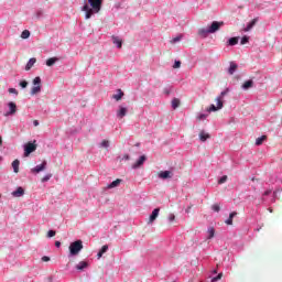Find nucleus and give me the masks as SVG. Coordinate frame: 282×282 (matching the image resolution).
Masks as SVG:
<instances>
[{"instance_id": "37", "label": "nucleus", "mask_w": 282, "mask_h": 282, "mask_svg": "<svg viewBox=\"0 0 282 282\" xmlns=\"http://www.w3.org/2000/svg\"><path fill=\"white\" fill-rule=\"evenodd\" d=\"M47 237L50 238V239H52V237H56V231L55 230H48V232H47Z\"/></svg>"}, {"instance_id": "49", "label": "nucleus", "mask_w": 282, "mask_h": 282, "mask_svg": "<svg viewBox=\"0 0 282 282\" xmlns=\"http://www.w3.org/2000/svg\"><path fill=\"white\" fill-rule=\"evenodd\" d=\"M122 160H126V161L131 160V156L129 154H124Z\"/></svg>"}, {"instance_id": "16", "label": "nucleus", "mask_w": 282, "mask_h": 282, "mask_svg": "<svg viewBox=\"0 0 282 282\" xmlns=\"http://www.w3.org/2000/svg\"><path fill=\"white\" fill-rule=\"evenodd\" d=\"M123 97L124 93L122 91V89H118L117 94L112 95L113 100H117V102L122 100Z\"/></svg>"}, {"instance_id": "42", "label": "nucleus", "mask_w": 282, "mask_h": 282, "mask_svg": "<svg viewBox=\"0 0 282 282\" xmlns=\"http://www.w3.org/2000/svg\"><path fill=\"white\" fill-rule=\"evenodd\" d=\"M172 109H177V98L172 100Z\"/></svg>"}, {"instance_id": "22", "label": "nucleus", "mask_w": 282, "mask_h": 282, "mask_svg": "<svg viewBox=\"0 0 282 282\" xmlns=\"http://www.w3.org/2000/svg\"><path fill=\"white\" fill-rule=\"evenodd\" d=\"M21 164V162L19 161V159H15L12 162V169H13V173H19V165Z\"/></svg>"}, {"instance_id": "9", "label": "nucleus", "mask_w": 282, "mask_h": 282, "mask_svg": "<svg viewBox=\"0 0 282 282\" xmlns=\"http://www.w3.org/2000/svg\"><path fill=\"white\" fill-rule=\"evenodd\" d=\"M87 268H89L88 261H80L75 265V270H78V272H83V270H87Z\"/></svg>"}, {"instance_id": "10", "label": "nucleus", "mask_w": 282, "mask_h": 282, "mask_svg": "<svg viewBox=\"0 0 282 282\" xmlns=\"http://www.w3.org/2000/svg\"><path fill=\"white\" fill-rule=\"evenodd\" d=\"M128 109L124 106H119V109L117 110V118L121 120V118H124L127 116Z\"/></svg>"}, {"instance_id": "41", "label": "nucleus", "mask_w": 282, "mask_h": 282, "mask_svg": "<svg viewBox=\"0 0 282 282\" xmlns=\"http://www.w3.org/2000/svg\"><path fill=\"white\" fill-rule=\"evenodd\" d=\"M221 276H224V273H219L217 276L213 278L212 281L213 282L219 281L221 280Z\"/></svg>"}, {"instance_id": "60", "label": "nucleus", "mask_w": 282, "mask_h": 282, "mask_svg": "<svg viewBox=\"0 0 282 282\" xmlns=\"http://www.w3.org/2000/svg\"><path fill=\"white\" fill-rule=\"evenodd\" d=\"M177 105L180 106V101L177 102Z\"/></svg>"}, {"instance_id": "6", "label": "nucleus", "mask_w": 282, "mask_h": 282, "mask_svg": "<svg viewBox=\"0 0 282 282\" xmlns=\"http://www.w3.org/2000/svg\"><path fill=\"white\" fill-rule=\"evenodd\" d=\"M224 25V22H217L214 21L212 25L209 26L210 34H215V32H218V30Z\"/></svg>"}, {"instance_id": "36", "label": "nucleus", "mask_w": 282, "mask_h": 282, "mask_svg": "<svg viewBox=\"0 0 282 282\" xmlns=\"http://www.w3.org/2000/svg\"><path fill=\"white\" fill-rule=\"evenodd\" d=\"M100 147H101L102 149H109V141L104 140V141L100 143Z\"/></svg>"}, {"instance_id": "51", "label": "nucleus", "mask_w": 282, "mask_h": 282, "mask_svg": "<svg viewBox=\"0 0 282 282\" xmlns=\"http://www.w3.org/2000/svg\"><path fill=\"white\" fill-rule=\"evenodd\" d=\"M197 118H198V120H204V119H206V115L202 113Z\"/></svg>"}, {"instance_id": "28", "label": "nucleus", "mask_w": 282, "mask_h": 282, "mask_svg": "<svg viewBox=\"0 0 282 282\" xmlns=\"http://www.w3.org/2000/svg\"><path fill=\"white\" fill-rule=\"evenodd\" d=\"M237 43H239V37H231L228 41V45H231V46L237 45Z\"/></svg>"}, {"instance_id": "5", "label": "nucleus", "mask_w": 282, "mask_h": 282, "mask_svg": "<svg viewBox=\"0 0 282 282\" xmlns=\"http://www.w3.org/2000/svg\"><path fill=\"white\" fill-rule=\"evenodd\" d=\"M45 169H47V161H43L40 165L31 169V173H42Z\"/></svg>"}, {"instance_id": "30", "label": "nucleus", "mask_w": 282, "mask_h": 282, "mask_svg": "<svg viewBox=\"0 0 282 282\" xmlns=\"http://www.w3.org/2000/svg\"><path fill=\"white\" fill-rule=\"evenodd\" d=\"M171 91H173V87L172 86H167V87L164 88L165 96H170Z\"/></svg>"}, {"instance_id": "25", "label": "nucleus", "mask_w": 282, "mask_h": 282, "mask_svg": "<svg viewBox=\"0 0 282 282\" xmlns=\"http://www.w3.org/2000/svg\"><path fill=\"white\" fill-rule=\"evenodd\" d=\"M198 34L199 36L206 37L208 34H210V29H199Z\"/></svg>"}, {"instance_id": "14", "label": "nucleus", "mask_w": 282, "mask_h": 282, "mask_svg": "<svg viewBox=\"0 0 282 282\" xmlns=\"http://www.w3.org/2000/svg\"><path fill=\"white\" fill-rule=\"evenodd\" d=\"M241 87L242 89H245V91H248V89H252V87H254V82L252 79H249L245 82Z\"/></svg>"}, {"instance_id": "7", "label": "nucleus", "mask_w": 282, "mask_h": 282, "mask_svg": "<svg viewBox=\"0 0 282 282\" xmlns=\"http://www.w3.org/2000/svg\"><path fill=\"white\" fill-rule=\"evenodd\" d=\"M159 180H171L173 177V172L171 171H161L158 174Z\"/></svg>"}, {"instance_id": "11", "label": "nucleus", "mask_w": 282, "mask_h": 282, "mask_svg": "<svg viewBox=\"0 0 282 282\" xmlns=\"http://www.w3.org/2000/svg\"><path fill=\"white\" fill-rule=\"evenodd\" d=\"M160 216V208H154L153 212L150 215L149 224H153L155 219Z\"/></svg>"}, {"instance_id": "44", "label": "nucleus", "mask_w": 282, "mask_h": 282, "mask_svg": "<svg viewBox=\"0 0 282 282\" xmlns=\"http://www.w3.org/2000/svg\"><path fill=\"white\" fill-rule=\"evenodd\" d=\"M248 41H249V37L248 36H243L242 39H241V45H246V43H248Z\"/></svg>"}, {"instance_id": "53", "label": "nucleus", "mask_w": 282, "mask_h": 282, "mask_svg": "<svg viewBox=\"0 0 282 282\" xmlns=\"http://www.w3.org/2000/svg\"><path fill=\"white\" fill-rule=\"evenodd\" d=\"M173 68L177 69V59H174Z\"/></svg>"}, {"instance_id": "4", "label": "nucleus", "mask_w": 282, "mask_h": 282, "mask_svg": "<svg viewBox=\"0 0 282 282\" xmlns=\"http://www.w3.org/2000/svg\"><path fill=\"white\" fill-rule=\"evenodd\" d=\"M9 110L4 113V116L8 118V116H14L17 113V104L14 101H9L7 104Z\"/></svg>"}, {"instance_id": "27", "label": "nucleus", "mask_w": 282, "mask_h": 282, "mask_svg": "<svg viewBox=\"0 0 282 282\" xmlns=\"http://www.w3.org/2000/svg\"><path fill=\"white\" fill-rule=\"evenodd\" d=\"M207 232H208L207 239H213V237H215V227H209Z\"/></svg>"}, {"instance_id": "54", "label": "nucleus", "mask_w": 282, "mask_h": 282, "mask_svg": "<svg viewBox=\"0 0 282 282\" xmlns=\"http://www.w3.org/2000/svg\"><path fill=\"white\" fill-rule=\"evenodd\" d=\"M270 193H272V191L268 189V191L264 192L263 195H264L265 197H268V195H270Z\"/></svg>"}, {"instance_id": "20", "label": "nucleus", "mask_w": 282, "mask_h": 282, "mask_svg": "<svg viewBox=\"0 0 282 282\" xmlns=\"http://www.w3.org/2000/svg\"><path fill=\"white\" fill-rule=\"evenodd\" d=\"M257 19L251 20L248 24L247 28L245 29V32H250L256 25H257Z\"/></svg>"}, {"instance_id": "45", "label": "nucleus", "mask_w": 282, "mask_h": 282, "mask_svg": "<svg viewBox=\"0 0 282 282\" xmlns=\"http://www.w3.org/2000/svg\"><path fill=\"white\" fill-rule=\"evenodd\" d=\"M228 94V89L224 90L220 93V96L218 98L224 99V96H226Z\"/></svg>"}, {"instance_id": "19", "label": "nucleus", "mask_w": 282, "mask_h": 282, "mask_svg": "<svg viewBox=\"0 0 282 282\" xmlns=\"http://www.w3.org/2000/svg\"><path fill=\"white\" fill-rule=\"evenodd\" d=\"M58 57H50L48 59H46V66L52 67L55 65V63H58Z\"/></svg>"}, {"instance_id": "15", "label": "nucleus", "mask_w": 282, "mask_h": 282, "mask_svg": "<svg viewBox=\"0 0 282 282\" xmlns=\"http://www.w3.org/2000/svg\"><path fill=\"white\" fill-rule=\"evenodd\" d=\"M120 184H122V180L117 178L116 181H112L110 184H108L107 188H109V189L118 188V186H120Z\"/></svg>"}, {"instance_id": "57", "label": "nucleus", "mask_w": 282, "mask_h": 282, "mask_svg": "<svg viewBox=\"0 0 282 282\" xmlns=\"http://www.w3.org/2000/svg\"><path fill=\"white\" fill-rule=\"evenodd\" d=\"M182 66V62H177V67L180 68Z\"/></svg>"}, {"instance_id": "29", "label": "nucleus", "mask_w": 282, "mask_h": 282, "mask_svg": "<svg viewBox=\"0 0 282 282\" xmlns=\"http://www.w3.org/2000/svg\"><path fill=\"white\" fill-rule=\"evenodd\" d=\"M216 102H217L218 109H224V101H223L221 97H217Z\"/></svg>"}, {"instance_id": "56", "label": "nucleus", "mask_w": 282, "mask_h": 282, "mask_svg": "<svg viewBox=\"0 0 282 282\" xmlns=\"http://www.w3.org/2000/svg\"><path fill=\"white\" fill-rule=\"evenodd\" d=\"M33 126H34V127H39V120H34V121H33Z\"/></svg>"}, {"instance_id": "35", "label": "nucleus", "mask_w": 282, "mask_h": 282, "mask_svg": "<svg viewBox=\"0 0 282 282\" xmlns=\"http://www.w3.org/2000/svg\"><path fill=\"white\" fill-rule=\"evenodd\" d=\"M228 182V176L224 175L223 177L219 178L218 184H226Z\"/></svg>"}, {"instance_id": "33", "label": "nucleus", "mask_w": 282, "mask_h": 282, "mask_svg": "<svg viewBox=\"0 0 282 282\" xmlns=\"http://www.w3.org/2000/svg\"><path fill=\"white\" fill-rule=\"evenodd\" d=\"M29 36H30V31L28 30L22 31L21 39H28Z\"/></svg>"}, {"instance_id": "1", "label": "nucleus", "mask_w": 282, "mask_h": 282, "mask_svg": "<svg viewBox=\"0 0 282 282\" xmlns=\"http://www.w3.org/2000/svg\"><path fill=\"white\" fill-rule=\"evenodd\" d=\"M102 10V0H88L82 7V12H85V19L89 20L94 14H98Z\"/></svg>"}, {"instance_id": "21", "label": "nucleus", "mask_w": 282, "mask_h": 282, "mask_svg": "<svg viewBox=\"0 0 282 282\" xmlns=\"http://www.w3.org/2000/svg\"><path fill=\"white\" fill-rule=\"evenodd\" d=\"M209 138H210V134L206 133L205 131L199 132L200 142H206Z\"/></svg>"}, {"instance_id": "46", "label": "nucleus", "mask_w": 282, "mask_h": 282, "mask_svg": "<svg viewBox=\"0 0 282 282\" xmlns=\"http://www.w3.org/2000/svg\"><path fill=\"white\" fill-rule=\"evenodd\" d=\"M225 224H227V226H232V219L229 217V218L225 221Z\"/></svg>"}, {"instance_id": "32", "label": "nucleus", "mask_w": 282, "mask_h": 282, "mask_svg": "<svg viewBox=\"0 0 282 282\" xmlns=\"http://www.w3.org/2000/svg\"><path fill=\"white\" fill-rule=\"evenodd\" d=\"M212 209L215 212V213H219V210H221V206L219 204H214L212 206Z\"/></svg>"}, {"instance_id": "3", "label": "nucleus", "mask_w": 282, "mask_h": 282, "mask_svg": "<svg viewBox=\"0 0 282 282\" xmlns=\"http://www.w3.org/2000/svg\"><path fill=\"white\" fill-rule=\"evenodd\" d=\"M24 149V158H30L31 153H34L36 151V140L29 141L26 144L23 145Z\"/></svg>"}, {"instance_id": "50", "label": "nucleus", "mask_w": 282, "mask_h": 282, "mask_svg": "<svg viewBox=\"0 0 282 282\" xmlns=\"http://www.w3.org/2000/svg\"><path fill=\"white\" fill-rule=\"evenodd\" d=\"M42 261H44V262L50 261V257H47V256H43V257H42Z\"/></svg>"}, {"instance_id": "40", "label": "nucleus", "mask_w": 282, "mask_h": 282, "mask_svg": "<svg viewBox=\"0 0 282 282\" xmlns=\"http://www.w3.org/2000/svg\"><path fill=\"white\" fill-rule=\"evenodd\" d=\"M9 94H14V96H19V90L15 88H9Z\"/></svg>"}, {"instance_id": "24", "label": "nucleus", "mask_w": 282, "mask_h": 282, "mask_svg": "<svg viewBox=\"0 0 282 282\" xmlns=\"http://www.w3.org/2000/svg\"><path fill=\"white\" fill-rule=\"evenodd\" d=\"M237 64L235 62L230 63V67L228 69V74H230V76H232V74H235V72H237Z\"/></svg>"}, {"instance_id": "39", "label": "nucleus", "mask_w": 282, "mask_h": 282, "mask_svg": "<svg viewBox=\"0 0 282 282\" xmlns=\"http://www.w3.org/2000/svg\"><path fill=\"white\" fill-rule=\"evenodd\" d=\"M20 87H21L22 89H25V88L28 87V80H21V82H20Z\"/></svg>"}, {"instance_id": "2", "label": "nucleus", "mask_w": 282, "mask_h": 282, "mask_svg": "<svg viewBox=\"0 0 282 282\" xmlns=\"http://www.w3.org/2000/svg\"><path fill=\"white\" fill-rule=\"evenodd\" d=\"M68 250H69L68 257H76L77 254H79L80 251L83 250V240H76L72 242L68 247Z\"/></svg>"}, {"instance_id": "23", "label": "nucleus", "mask_w": 282, "mask_h": 282, "mask_svg": "<svg viewBox=\"0 0 282 282\" xmlns=\"http://www.w3.org/2000/svg\"><path fill=\"white\" fill-rule=\"evenodd\" d=\"M265 140H268V135H262V137L256 139V147H261V144H263V142H265Z\"/></svg>"}, {"instance_id": "58", "label": "nucleus", "mask_w": 282, "mask_h": 282, "mask_svg": "<svg viewBox=\"0 0 282 282\" xmlns=\"http://www.w3.org/2000/svg\"><path fill=\"white\" fill-rule=\"evenodd\" d=\"M1 142H3V140H2L1 137H0V144H1Z\"/></svg>"}, {"instance_id": "12", "label": "nucleus", "mask_w": 282, "mask_h": 282, "mask_svg": "<svg viewBox=\"0 0 282 282\" xmlns=\"http://www.w3.org/2000/svg\"><path fill=\"white\" fill-rule=\"evenodd\" d=\"M35 64H36V58L31 57L25 65V72H30L32 69V67H34Z\"/></svg>"}, {"instance_id": "34", "label": "nucleus", "mask_w": 282, "mask_h": 282, "mask_svg": "<svg viewBox=\"0 0 282 282\" xmlns=\"http://www.w3.org/2000/svg\"><path fill=\"white\" fill-rule=\"evenodd\" d=\"M33 85H35V87L41 86V78L39 76L33 79Z\"/></svg>"}, {"instance_id": "17", "label": "nucleus", "mask_w": 282, "mask_h": 282, "mask_svg": "<svg viewBox=\"0 0 282 282\" xmlns=\"http://www.w3.org/2000/svg\"><path fill=\"white\" fill-rule=\"evenodd\" d=\"M112 43L120 50L122 47V40L116 35H112Z\"/></svg>"}, {"instance_id": "26", "label": "nucleus", "mask_w": 282, "mask_h": 282, "mask_svg": "<svg viewBox=\"0 0 282 282\" xmlns=\"http://www.w3.org/2000/svg\"><path fill=\"white\" fill-rule=\"evenodd\" d=\"M36 94H41V86H34L31 89V96H36Z\"/></svg>"}, {"instance_id": "43", "label": "nucleus", "mask_w": 282, "mask_h": 282, "mask_svg": "<svg viewBox=\"0 0 282 282\" xmlns=\"http://www.w3.org/2000/svg\"><path fill=\"white\" fill-rule=\"evenodd\" d=\"M167 219H169L170 224L175 221V214H170Z\"/></svg>"}, {"instance_id": "59", "label": "nucleus", "mask_w": 282, "mask_h": 282, "mask_svg": "<svg viewBox=\"0 0 282 282\" xmlns=\"http://www.w3.org/2000/svg\"><path fill=\"white\" fill-rule=\"evenodd\" d=\"M180 39H181V37L178 36V37H177V41H180Z\"/></svg>"}, {"instance_id": "8", "label": "nucleus", "mask_w": 282, "mask_h": 282, "mask_svg": "<svg viewBox=\"0 0 282 282\" xmlns=\"http://www.w3.org/2000/svg\"><path fill=\"white\" fill-rule=\"evenodd\" d=\"M147 162V155H141L134 164H132V169L135 171L142 166Z\"/></svg>"}, {"instance_id": "48", "label": "nucleus", "mask_w": 282, "mask_h": 282, "mask_svg": "<svg viewBox=\"0 0 282 282\" xmlns=\"http://www.w3.org/2000/svg\"><path fill=\"white\" fill-rule=\"evenodd\" d=\"M41 17H43V11H37V12H36V18H37V19H41Z\"/></svg>"}, {"instance_id": "13", "label": "nucleus", "mask_w": 282, "mask_h": 282, "mask_svg": "<svg viewBox=\"0 0 282 282\" xmlns=\"http://www.w3.org/2000/svg\"><path fill=\"white\" fill-rule=\"evenodd\" d=\"M23 195H25V189H23V187H18L12 192L13 197H23Z\"/></svg>"}, {"instance_id": "38", "label": "nucleus", "mask_w": 282, "mask_h": 282, "mask_svg": "<svg viewBox=\"0 0 282 282\" xmlns=\"http://www.w3.org/2000/svg\"><path fill=\"white\" fill-rule=\"evenodd\" d=\"M207 111H219V108L216 107L215 105H210V107L207 109Z\"/></svg>"}, {"instance_id": "47", "label": "nucleus", "mask_w": 282, "mask_h": 282, "mask_svg": "<svg viewBox=\"0 0 282 282\" xmlns=\"http://www.w3.org/2000/svg\"><path fill=\"white\" fill-rule=\"evenodd\" d=\"M235 217H237V212L229 214V218L235 219Z\"/></svg>"}, {"instance_id": "52", "label": "nucleus", "mask_w": 282, "mask_h": 282, "mask_svg": "<svg viewBox=\"0 0 282 282\" xmlns=\"http://www.w3.org/2000/svg\"><path fill=\"white\" fill-rule=\"evenodd\" d=\"M171 43H173V44L177 43V36L173 37V39L171 40Z\"/></svg>"}, {"instance_id": "55", "label": "nucleus", "mask_w": 282, "mask_h": 282, "mask_svg": "<svg viewBox=\"0 0 282 282\" xmlns=\"http://www.w3.org/2000/svg\"><path fill=\"white\" fill-rule=\"evenodd\" d=\"M55 247L61 248V241H55Z\"/></svg>"}, {"instance_id": "31", "label": "nucleus", "mask_w": 282, "mask_h": 282, "mask_svg": "<svg viewBox=\"0 0 282 282\" xmlns=\"http://www.w3.org/2000/svg\"><path fill=\"white\" fill-rule=\"evenodd\" d=\"M52 180V174H46L44 177H42V184H45V182H50Z\"/></svg>"}, {"instance_id": "18", "label": "nucleus", "mask_w": 282, "mask_h": 282, "mask_svg": "<svg viewBox=\"0 0 282 282\" xmlns=\"http://www.w3.org/2000/svg\"><path fill=\"white\" fill-rule=\"evenodd\" d=\"M107 250H109V246L108 245L102 246L97 253V259H102V254H105Z\"/></svg>"}]
</instances>
